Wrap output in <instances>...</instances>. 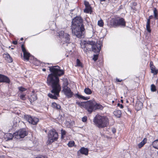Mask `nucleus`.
Wrapping results in <instances>:
<instances>
[{
  "label": "nucleus",
  "mask_w": 158,
  "mask_h": 158,
  "mask_svg": "<svg viewBox=\"0 0 158 158\" xmlns=\"http://www.w3.org/2000/svg\"><path fill=\"white\" fill-rule=\"evenodd\" d=\"M82 48H86L89 51H93L96 53L99 52L101 49V45L98 43H95L94 41H84L81 45Z\"/></svg>",
  "instance_id": "3"
},
{
  "label": "nucleus",
  "mask_w": 158,
  "mask_h": 158,
  "mask_svg": "<svg viewBox=\"0 0 158 158\" xmlns=\"http://www.w3.org/2000/svg\"><path fill=\"white\" fill-rule=\"evenodd\" d=\"M154 17L155 19H158L157 17V11L156 8H155L153 10Z\"/></svg>",
  "instance_id": "32"
},
{
  "label": "nucleus",
  "mask_w": 158,
  "mask_h": 158,
  "mask_svg": "<svg viewBox=\"0 0 158 158\" xmlns=\"http://www.w3.org/2000/svg\"><path fill=\"white\" fill-rule=\"evenodd\" d=\"M27 135L26 130L24 129H20L18 131L14 133L15 138L19 139L21 138H23Z\"/></svg>",
  "instance_id": "8"
},
{
  "label": "nucleus",
  "mask_w": 158,
  "mask_h": 158,
  "mask_svg": "<svg viewBox=\"0 0 158 158\" xmlns=\"http://www.w3.org/2000/svg\"><path fill=\"white\" fill-rule=\"evenodd\" d=\"M24 118L29 123L34 125L37 124L39 121V119L38 118L35 117H33L30 115H25Z\"/></svg>",
  "instance_id": "10"
},
{
  "label": "nucleus",
  "mask_w": 158,
  "mask_h": 158,
  "mask_svg": "<svg viewBox=\"0 0 158 158\" xmlns=\"http://www.w3.org/2000/svg\"><path fill=\"white\" fill-rule=\"evenodd\" d=\"M84 12L87 13L92 12V10L90 6L85 7V8L84 10Z\"/></svg>",
  "instance_id": "21"
},
{
  "label": "nucleus",
  "mask_w": 158,
  "mask_h": 158,
  "mask_svg": "<svg viewBox=\"0 0 158 158\" xmlns=\"http://www.w3.org/2000/svg\"><path fill=\"white\" fill-rule=\"evenodd\" d=\"M112 102H114V101H113Z\"/></svg>",
  "instance_id": "58"
},
{
  "label": "nucleus",
  "mask_w": 158,
  "mask_h": 158,
  "mask_svg": "<svg viewBox=\"0 0 158 158\" xmlns=\"http://www.w3.org/2000/svg\"><path fill=\"white\" fill-rule=\"evenodd\" d=\"M98 54H96L94 55V57L93 58V60L94 61H96L98 59Z\"/></svg>",
  "instance_id": "37"
},
{
  "label": "nucleus",
  "mask_w": 158,
  "mask_h": 158,
  "mask_svg": "<svg viewBox=\"0 0 158 158\" xmlns=\"http://www.w3.org/2000/svg\"><path fill=\"white\" fill-rule=\"evenodd\" d=\"M49 68L51 73L48 75L47 82L52 89L51 91L52 94H48V96L52 99H57V97L59 96V93L61 89L59 83L60 80L58 77L63 75L64 72L58 66L49 67Z\"/></svg>",
  "instance_id": "1"
},
{
  "label": "nucleus",
  "mask_w": 158,
  "mask_h": 158,
  "mask_svg": "<svg viewBox=\"0 0 158 158\" xmlns=\"http://www.w3.org/2000/svg\"><path fill=\"white\" fill-rule=\"evenodd\" d=\"M76 103V104L78 105L79 106L81 107H83L85 108L86 104V102H77Z\"/></svg>",
  "instance_id": "26"
},
{
  "label": "nucleus",
  "mask_w": 158,
  "mask_h": 158,
  "mask_svg": "<svg viewBox=\"0 0 158 158\" xmlns=\"http://www.w3.org/2000/svg\"><path fill=\"white\" fill-rule=\"evenodd\" d=\"M95 101H88L86 102L85 108L87 110L89 113H91L93 111L95 110Z\"/></svg>",
  "instance_id": "7"
},
{
  "label": "nucleus",
  "mask_w": 158,
  "mask_h": 158,
  "mask_svg": "<svg viewBox=\"0 0 158 158\" xmlns=\"http://www.w3.org/2000/svg\"><path fill=\"white\" fill-rule=\"evenodd\" d=\"M89 150L88 148L84 147L81 148L77 152L78 154L79 152L81 154L87 155L88 154Z\"/></svg>",
  "instance_id": "15"
},
{
  "label": "nucleus",
  "mask_w": 158,
  "mask_h": 158,
  "mask_svg": "<svg viewBox=\"0 0 158 158\" xmlns=\"http://www.w3.org/2000/svg\"><path fill=\"white\" fill-rule=\"evenodd\" d=\"M74 142L73 140H71L68 143V145L69 147H71L73 146H74Z\"/></svg>",
  "instance_id": "31"
},
{
  "label": "nucleus",
  "mask_w": 158,
  "mask_h": 158,
  "mask_svg": "<svg viewBox=\"0 0 158 158\" xmlns=\"http://www.w3.org/2000/svg\"><path fill=\"white\" fill-rule=\"evenodd\" d=\"M143 106V103L142 102L139 101L137 102L135 104V107L136 110H139L142 108Z\"/></svg>",
  "instance_id": "16"
},
{
  "label": "nucleus",
  "mask_w": 158,
  "mask_h": 158,
  "mask_svg": "<svg viewBox=\"0 0 158 158\" xmlns=\"http://www.w3.org/2000/svg\"><path fill=\"white\" fill-rule=\"evenodd\" d=\"M98 25L100 27H102L103 26V22L102 20H99L98 21Z\"/></svg>",
  "instance_id": "34"
},
{
  "label": "nucleus",
  "mask_w": 158,
  "mask_h": 158,
  "mask_svg": "<svg viewBox=\"0 0 158 158\" xmlns=\"http://www.w3.org/2000/svg\"><path fill=\"white\" fill-rule=\"evenodd\" d=\"M121 112L120 110H117L114 112V114L118 118L120 117L121 115Z\"/></svg>",
  "instance_id": "22"
},
{
  "label": "nucleus",
  "mask_w": 158,
  "mask_h": 158,
  "mask_svg": "<svg viewBox=\"0 0 158 158\" xmlns=\"http://www.w3.org/2000/svg\"><path fill=\"white\" fill-rule=\"evenodd\" d=\"M13 43L15 45H16L17 44V41H13Z\"/></svg>",
  "instance_id": "46"
},
{
  "label": "nucleus",
  "mask_w": 158,
  "mask_h": 158,
  "mask_svg": "<svg viewBox=\"0 0 158 158\" xmlns=\"http://www.w3.org/2000/svg\"><path fill=\"white\" fill-rule=\"evenodd\" d=\"M58 35L63 44L69 43L70 42V35L63 31H61L58 33Z\"/></svg>",
  "instance_id": "6"
},
{
  "label": "nucleus",
  "mask_w": 158,
  "mask_h": 158,
  "mask_svg": "<svg viewBox=\"0 0 158 158\" xmlns=\"http://www.w3.org/2000/svg\"><path fill=\"white\" fill-rule=\"evenodd\" d=\"M25 56H24V54H23V58L25 60H28L29 59L30 54V53L27 52V51L25 52Z\"/></svg>",
  "instance_id": "27"
},
{
  "label": "nucleus",
  "mask_w": 158,
  "mask_h": 158,
  "mask_svg": "<svg viewBox=\"0 0 158 158\" xmlns=\"http://www.w3.org/2000/svg\"><path fill=\"white\" fill-rule=\"evenodd\" d=\"M11 49H13V48H11Z\"/></svg>",
  "instance_id": "57"
},
{
  "label": "nucleus",
  "mask_w": 158,
  "mask_h": 158,
  "mask_svg": "<svg viewBox=\"0 0 158 158\" xmlns=\"http://www.w3.org/2000/svg\"><path fill=\"white\" fill-rule=\"evenodd\" d=\"M84 92L87 94H90L92 93L91 89L88 88H86L85 89Z\"/></svg>",
  "instance_id": "30"
},
{
  "label": "nucleus",
  "mask_w": 158,
  "mask_h": 158,
  "mask_svg": "<svg viewBox=\"0 0 158 158\" xmlns=\"http://www.w3.org/2000/svg\"><path fill=\"white\" fill-rule=\"evenodd\" d=\"M75 96L76 97H77L79 99H82L83 100H87L89 99V97H85L81 95H79L78 94H76L75 95Z\"/></svg>",
  "instance_id": "20"
},
{
  "label": "nucleus",
  "mask_w": 158,
  "mask_h": 158,
  "mask_svg": "<svg viewBox=\"0 0 158 158\" xmlns=\"http://www.w3.org/2000/svg\"><path fill=\"white\" fill-rule=\"evenodd\" d=\"M96 105H95L94 108L95 110L97 109H100L101 110H102L103 109V106L95 102Z\"/></svg>",
  "instance_id": "24"
},
{
  "label": "nucleus",
  "mask_w": 158,
  "mask_h": 158,
  "mask_svg": "<svg viewBox=\"0 0 158 158\" xmlns=\"http://www.w3.org/2000/svg\"><path fill=\"white\" fill-rule=\"evenodd\" d=\"M43 71H45L46 70V69H42Z\"/></svg>",
  "instance_id": "51"
},
{
  "label": "nucleus",
  "mask_w": 158,
  "mask_h": 158,
  "mask_svg": "<svg viewBox=\"0 0 158 158\" xmlns=\"http://www.w3.org/2000/svg\"><path fill=\"white\" fill-rule=\"evenodd\" d=\"M113 133H114L115 132V130H113Z\"/></svg>",
  "instance_id": "52"
},
{
  "label": "nucleus",
  "mask_w": 158,
  "mask_h": 158,
  "mask_svg": "<svg viewBox=\"0 0 158 158\" xmlns=\"http://www.w3.org/2000/svg\"><path fill=\"white\" fill-rule=\"evenodd\" d=\"M25 95H26L24 94H22L20 96V99L23 100H25L26 99Z\"/></svg>",
  "instance_id": "38"
},
{
  "label": "nucleus",
  "mask_w": 158,
  "mask_h": 158,
  "mask_svg": "<svg viewBox=\"0 0 158 158\" xmlns=\"http://www.w3.org/2000/svg\"><path fill=\"white\" fill-rule=\"evenodd\" d=\"M151 90L152 92L155 91L156 90V86L154 84H152L151 85Z\"/></svg>",
  "instance_id": "35"
},
{
  "label": "nucleus",
  "mask_w": 158,
  "mask_h": 158,
  "mask_svg": "<svg viewBox=\"0 0 158 158\" xmlns=\"http://www.w3.org/2000/svg\"><path fill=\"white\" fill-rule=\"evenodd\" d=\"M153 18V16L152 15H151L149 17V19H152Z\"/></svg>",
  "instance_id": "47"
},
{
  "label": "nucleus",
  "mask_w": 158,
  "mask_h": 158,
  "mask_svg": "<svg viewBox=\"0 0 158 158\" xmlns=\"http://www.w3.org/2000/svg\"><path fill=\"white\" fill-rule=\"evenodd\" d=\"M147 139L144 138L142 141L138 144V146L139 148H140L142 147L145 144L147 143Z\"/></svg>",
  "instance_id": "18"
},
{
  "label": "nucleus",
  "mask_w": 158,
  "mask_h": 158,
  "mask_svg": "<svg viewBox=\"0 0 158 158\" xmlns=\"http://www.w3.org/2000/svg\"><path fill=\"white\" fill-rule=\"evenodd\" d=\"M116 81L118 82H120L122 80H119L118 79H116Z\"/></svg>",
  "instance_id": "49"
},
{
  "label": "nucleus",
  "mask_w": 158,
  "mask_h": 158,
  "mask_svg": "<svg viewBox=\"0 0 158 158\" xmlns=\"http://www.w3.org/2000/svg\"><path fill=\"white\" fill-rule=\"evenodd\" d=\"M23 38H21V39H20V40H23Z\"/></svg>",
  "instance_id": "53"
},
{
  "label": "nucleus",
  "mask_w": 158,
  "mask_h": 158,
  "mask_svg": "<svg viewBox=\"0 0 158 158\" xmlns=\"http://www.w3.org/2000/svg\"><path fill=\"white\" fill-rule=\"evenodd\" d=\"M152 145L155 148L158 149V139L152 142Z\"/></svg>",
  "instance_id": "25"
},
{
  "label": "nucleus",
  "mask_w": 158,
  "mask_h": 158,
  "mask_svg": "<svg viewBox=\"0 0 158 158\" xmlns=\"http://www.w3.org/2000/svg\"><path fill=\"white\" fill-rule=\"evenodd\" d=\"M34 158H47L46 156H40L38 157Z\"/></svg>",
  "instance_id": "45"
},
{
  "label": "nucleus",
  "mask_w": 158,
  "mask_h": 158,
  "mask_svg": "<svg viewBox=\"0 0 158 158\" xmlns=\"http://www.w3.org/2000/svg\"><path fill=\"white\" fill-rule=\"evenodd\" d=\"M82 120L83 122H86L87 120V117L85 116L83 117L82 118Z\"/></svg>",
  "instance_id": "40"
},
{
  "label": "nucleus",
  "mask_w": 158,
  "mask_h": 158,
  "mask_svg": "<svg viewBox=\"0 0 158 158\" xmlns=\"http://www.w3.org/2000/svg\"><path fill=\"white\" fill-rule=\"evenodd\" d=\"M117 20L116 19H112L110 21L108 25L110 27H117Z\"/></svg>",
  "instance_id": "12"
},
{
  "label": "nucleus",
  "mask_w": 158,
  "mask_h": 158,
  "mask_svg": "<svg viewBox=\"0 0 158 158\" xmlns=\"http://www.w3.org/2000/svg\"><path fill=\"white\" fill-rule=\"evenodd\" d=\"M64 135H61V139H64Z\"/></svg>",
  "instance_id": "48"
},
{
  "label": "nucleus",
  "mask_w": 158,
  "mask_h": 158,
  "mask_svg": "<svg viewBox=\"0 0 158 158\" xmlns=\"http://www.w3.org/2000/svg\"><path fill=\"white\" fill-rule=\"evenodd\" d=\"M150 19L149 18L147 19V24L146 25V29L147 31L149 32L150 33L151 32V30L150 29Z\"/></svg>",
  "instance_id": "19"
},
{
  "label": "nucleus",
  "mask_w": 158,
  "mask_h": 158,
  "mask_svg": "<svg viewBox=\"0 0 158 158\" xmlns=\"http://www.w3.org/2000/svg\"><path fill=\"white\" fill-rule=\"evenodd\" d=\"M58 134L54 129L50 130L48 134V141L49 143H52L57 140Z\"/></svg>",
  "instance_id": "5"
},
{
  "label": "nucleus",
  "mask_w": 158,
  "mask_h": 158,
  "mask_svg": "<svg viewBox=\"0 0 158 158\" xmlns=\"http://www.w3.org/2000/svg\"><path fill=\"white\" fill-rule=\"evenodd\" d=\"M77 66L82 67V63L78 59H77Z\"/></svg>",
  "instance_id": "33"
},
{
  "label": "nucleus",
  "mask_w": 158,
  "mask_h": 158,
  "mask_svg": "<svg viewBox=\"0 0 158 158\" xmlns=\"http://www.w3.org/2000/svg\"><path fill=\"white\" fill-rule=\"evenodd\" d=\"M71 29L73 35L80 38L84 37L85 29L81 17L76 16L72 20Z\"/></svg>",
  "instance_id": "2"
},
{
  "label": "nucleus",
  "mask_w": 158,
  "mask_h": 158,
  "mask_svg": "<svg viewBox=\"0 0 158 158\" xmlns=\"http://www.w3.org/2000/svg\"><path fill=\"white\" fill-rule=\"evenodd\" d=\"M19 90L21 92H24L27 89L22 87H18Z\"/></svg>",
  "instance_id": "36"
},
{
  "label": "nucleus",
  "mask_w": 158,
  "mask_h": 158,
  "mask_svg": "<svg viewBox=\"0 0 158 158\" xmlns=\"http://www.w3.org/2000/svg\"><path fill=\"white\" fill-rule=\"evenodd\" d=\"M10 82V80L8 77L0 74V82H5L7 83H9Z\"/></svg>",
  "instance_id": "11"
},
{
  "label": "nucleus",
  "mask_w": 158,
  "mask_h": 158,
  "mask_svg": "<svg viewBox=\"0 0 158 158\" xmlns=\"http://www.w3.org/2000/svg\"><path fill=\"white\" fill-rule=\"evenodd\" d=\"M37 99L36 95L35 94L31 95L29 99L31 103H32L34 101H35Z\"/></svg>",
  "instance_id": "23"
},
{
  "label": "nucleus",
  "mask_w": 158,
  "mask_h": 158,
  "mask_svg": "<svg viewBox=\"0 0 158 158\" xmlns=\"http://www.w3.org/2000/svg\"><path fill=\"white\" fill-rule=\"evenodd\" d=\"M3 56L5 60L9 63H11L13 61V59L8 53L4 54Z\"/></svg>",
  "instance_id": "14"
},
{
  "label": "nucleus",
  "mask_w": 158,
  "mask_h": 158,
  "mask_svg": "<svg viewBox=\"0 0 158 158\" xmlns=\"http://www.w3.org/2000/svg\"><path fill=\"white\" fill-rule=\"evenodd\" d=\"M5 137L7 139V140H10L12 139L13 137L15 138V136H14V133L13 134H12L10 133H7L5 134Z\"/></svg>",
  "instance_id": "17"
},
{
  "label": "nucleus",
  "mask_w": 158,
  "mask_h": 158,
  "mask_svg": "<svg viewBox=\"0 0 158 158\" xmlns=\"http://www.w3.org/2000/svg\"><path fill=\"white\" fill-rule=\"evenodd\" d=\"M61 135H65L66 134V131H65L63 130V129H61Z\"/></svg>",
  "instance_id": "42"
},
{
  "label": "nucleus",
  "mask_w": 158,
  "mask_h": 158,
  "mask_svg": "<svg viewBox=\"0 0 158 158\" xmlns=\"http://www.w3.org/2000/svg\"><path fill=\"white\" fill-rule=\"evenodd\" d=\"M117 106H118L119 107H120L121 108V109L123 108V106L121 104H120V103H118V104H117Z\"/></svg>",
  "instance_id": "44"
},
{
  "label": "nucleus",
  "mask_w": 158,
  "mask_h": 158,
  "mask_svg": "<svg viewBox=\"0 0 158 158\" xmlns=\"http://www.w3.org/2000/svg\"><path fill=\"white\" fill-rule=\"evenodd\" d=\"M136 3H134V6L136 5Z\"/></svg>",
  "instance_id": "54"
},
{
  "label": "nucleus",
  "mask_w": 158,
  "mask_h": 158,
  "mask_svg": "<svg viewBox=\"0 0 158 158\" xmlns=\"http://www.w3.org/2000/svg\"><path fill=\"white\" fill-rule=\"evenodd\" d=\"M93 121L94 124L99 128H102L106 127L109 124V120L106 116L97 115L94 117Z\"/></svg>",
  "instance_id": "4"
},
{
  "label": "nucleus",
  "mask_w": 158,
  "mask_h": 158,
  "mask_svg": "<svg viewBox=\"0 0 158 158\" xmlns=\"http://www.w3.org/2000/svg\"><path fill=\"white\" fill-rule=\"evenodd\" d=\"M68 84L67 83L64 84L63 87L62 91L64 94L68 98H70L72 97L73 93L71 91L70 89L68 87Z\"/></svg>",
  "instance_id": "9"
},
{
  "label": "nucleus",
  "mask_w": 158,
  "mask_h": 158,
  "mask_svg": "<svg viewBox=\"0 0 158 158\" xmlns=\"http://www.w3.org/2000/svg\"><path fill=\"white\" fill-rule=\"evenodd\" d=\"M0 158H5L3 156H0Z\"/></svg>",
  "instance_id": "50"
},
{
  "label": "nucleus",
  "mask_w": 158,
  "mask_h": 158,
  "mask_svg": "<svg viewBox=\"0 0 158 158\" xmlns=\"http://www.w3.org/2000/svg\"><path fill=\"white\" fill-rule=\"evenodd\" d=\"M154 65H153V62L152 61H151L150 63V68L153 69V67H154Z\"/></svg>",
  "instance_id": "43"
},
{
  "label": "nucleus",
  "mask_w": 158,
  "mask_h": 158,
  "mask_svg": "<svg viewBox=\"0 0 158 158\" xmlns=\"http://www.w3.org/2000/svg\"><path fill=\"white\" fill-rule=\"evenodd\" d=\"M151 73L154 74V75H156L158 73V69H155V67L154 66V67H153V69L151 68Z\"/></svg>",
  "instance_id": "29"
},
{
  "label": "nucleus",
  "mask_w": 158,
  "mask_h": 158,
  "mask_svg": "<svg viewBox=\"0 0 158 158\" xmlns=\"http://www.w3.org/2000/svg\"><path fill=\"white\" fill-rule=\"evenodd\" d=\"M121 101L122 102H123V100H121Z\"/></svg>",
  "instance_id": "55"
},
{
  "label": "nucleus",
  "mask_w": 158,
  "mask_h": 158,
  "mask_svg": "<svg viewBox=\"0 0 158 158\" xmlns=\"http://www.w3.org/2000/svg\"><path fill=\"white\" fill-rule=\"evenodd\" d=\"M52 107L56 108L57 109H60L61 107L60 105L57 104L55 102H53L52 103Z\"/></svg>",
  "instance_id": "28"
},
{
  "label": "nucleus",
  "mask_w": 158,
  "mask_h": 158,
  "mask_svg": "<svg viewBox=\"0 0 158 158\" xmlns=\"http://www.w3.org/2000/svg\"><path fill=\"white\" fill-rule=\"evenodd\" d=\"M84 4L85 6V7L90 6V5L89 4V2L86 1H84Z\"/></svg>",
  "instance_id": "41"
},
{
  "label": "nucleus",
  "mask_w": 158,
  "mask_h": 158,
  "mask_svg": "<svg viewBox=\"0 0 158 158\" xmlns=\"http://www.w3.org/2000/svg\"><path fill=\"white\" fill-rule=\"evenodd\" d=\"M117 26H121L125 27L126 26V22L124 19L123 18H119V19H117Z\"/></svg>",
  "instance_id": "13"
},
{
  "label": "nucleus",
  "mask_w": 158,
  "mask_h": 158,
  "mask_svg": "<svg viewBox=\"0 0 158 158\" xmlns=\"http://www.w3.org/2000/svg\"><path fill=\"white\" fill-rule=\"evenodd\" d=\"M157 154L158 155V151L157 152Z\"/></svg>",
  "instance_id": "56"
},
{
  "label": "nucleus",
  "mask_w": 158,
  "mask_h": 158,
  "mask_svg": "<svg viewBox=\"0 0 158 158\" xmlns=\"http://www.w3.org/2000/svg\"><path fill=\"white\" fill-rule=\"evenodd\" d=\"M21 48L22 49V51L23 52V54H24V56L25 55V52L26 51V50L24 47V46L23 44L22 45H21Z\"/></svg>",
  "instance_id": "39"
}]
</instances>
